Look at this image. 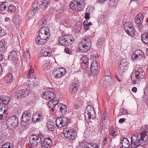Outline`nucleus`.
I'll return each instance as SVG.
<instances>
[{"label":"nucleus","instance_id":"de8ad7c7","mask_svg":"<svg viewBox=\"0 0 148 148\" xmlns=\"http://www.w3.org/2000/svg\"><path fill=\"white\" fill-rule=\"evenodd\" d=\"M105 127V125H104V123L101 122L100 124V129L99 130V131L100 133H101L104 131Z\"/></svg>","mask_w":148,"mask_h":148},{"label":"nucleus","instance_id":"6e6552de","mask_svg":"<svg viewBox=\"0 0 148 148\" xmlns=\"http://www.w3.org/2000/svg\"><path fill=\"white\" fill-rule=\"evenodd\" d=\"M18 119L16 116H12L8 118L6 122L8 127L12 130H14L18 126Z\"/></svg>","mask_w":148,"mask_h":148},{"label":"nucleus","instance_id":"09e8293b","mask_svg":"<svg viewBox=\"0 0 148 148\" xmlns=\"http://www.w3.org/2000/svg\"><path fill=\"white\" fill-rule=\"evenodd\" d=\"M91 114H89L87 112H85L84 113V116L85 117V119L86 121H88V120H90L91 119Z\"/></svg>","mask_w":148,"mask_h":148},{"label":"nucleus","instance_id":"20e7f679","mask_svg":"<svg viewBox=\"0 0 148 148\" xmlns=\"http://www.w3.org/2000/svg\"><path fill=\"white\" fill-rule=\"evenodd\" d=\"M9 102L10 99L8 97H0V119H3V115L7 109V106Z\"/></svg>","mask_w":148,"mask_h":148},{"label":"nucleus","instance_id":"dca6fc26","mask_svg":"<svg viewBox=\"0 0 148 148\" xmlns=\"http://www.w3.org/2000/svg\"><path fill=\"white\" fill-rule=\"evenodd\" d=\"M52 144V140L50 137L46 138L42 141L41 148H50Z\"/></svg>","mask_w":148,"mask_h":148},{"label":"nucleus","instance_id":"0e129e2a","mask_svg":"<svg viewBox=\"0 0 148 148\" xmlns=\"http://www.w3.org/2000/svg\"><path fill=\"white\" fill-rule=\"evenodd\" d=\"M120 112L123 114H125L127 113L126 109L121 108L120 109Z\"/></svg>","mask_w":148,"mask_h":148},{"label":"nucleus","instance_id":"338daca9","mask_svg":"<svg viewBox=\"0 0 148 148\" xmlns=\"http://www.w3.org/2000/svg\"><path fill=\"white\" fill-rule=\"evenodd\" d=\"M89 14L88 13L86 12L85 14V18L86 20H88L90 18Z\"/></svg>","mask_w":148,"mask_h":148},{"label":"nucleus","instance_id":"4be33fe9","mask_svg":"<svg viewBox=\"0 0 148 148\" xmlns=\"http://www.w3.org/2000/svg\"><path fill=\"white\" fill-rule=\"evenodd\" d=\"M50 0H43L40 7L43 10H45L48 6L50 3Z\"/></svg>","mask_w":148,"mask_h":148},{"label":"nucleus","instance_id":"f704fd0d","mask_svg":"<svg viewBox=\"0 0 148 148\" xmlns=\"http://www.w3.org/2000/svg\"><path fill=\"white\" fill-rule=\"evenodd\" d=\"M133 27L132 25L130 23L128 22H126L124 25V28L126 32H128L129 29H130V27Z\"/></svg>","mask_w":148,"mask_h":148},{"label":"nucleus","instance_id":"bf43d9fd","mask_svg":"<svg viewBox=\"0 0 148 148\" xmlns=\"http://www.w3.org/2000/svg\"><path fill=\"white\" fill-rule=\"evenodd\" d=\"M5 47L3 43L2 42H0V51H2L5 50Z\"/></svg>","mask_w":148,"mask_h":148},{"label":"nucleus","instance_id":"680f3d73","mask_svg":"<svg viewBox=\"0 0 148 148\" xmlns=\"http://www.w3.org/2000/svg\"><path fill=\"white\" fill-rule=\"evenodd\" d=\"M82 68L83 69H86L88 66V64L86 63H81Z\"/></svg>","mask_w":148,"mask_h":148},{"label":"nucleus","instance_id":"b1692460","mask_svg":"<svg viewBox=\"0 0 148 148\" xmlns=\"http://www.w3.org/2000/svg\"><path fill=\"white\" fill-rule=\"evenodd\" d=\"M75 29L73 30V31L74 33L78 34L80 32V31L82 29V24L80 23H76L75 25Z\"/></svg>","mask_w":148,"mask_h":148},{"label":"nucleus","instance_id":"72a5a7b5","mask_svg":"<svg viewBox=\"0 0 148 148\" xmlns=\"http://www.w3.org/2000/svg\"><path fill=\"white\" fill-rule=\"evenodd\" d=\"M128 63L125 59H123L120 61L119 66L120 68H122L123 69H125L124 67L127 66Z\"/></svg>","mask_w":148,"mask_h":148},{"label":"nucleus","instance_id":"f3484780","mask_svg":"<svg viewBox=\"0 0 148 148\" xmlns=\"http://www.w3.org/2000/svg\"><path fill=\"white\" fill-rule=\"evenodd\" d=\"M56 95L55 93L51 91H47L42 94L43 98L47 100L53 99L56 97Z\"/></svg>","mask_w":148,"mask_h":148},{"label":"nucleus","instance_id":"6ab92c4d","mask_svg":"<svg viewBox=\"0 0 148 148\" xmlns=\"http://www.w3.org/2000/svg\"><path fill=\"white\" fill-rule=\"evenodd\" d=\"M8 58L10 60H14V61L16 60H17L18 56L16 49H14L12 51L9 52Z\"/></svg>","mask_w":148,"mask_h":148},{"label":"nucleus","instance_id":"49530a36","mask_svg":"<svg viewBox=\"0 0 148 148\" xmlns=\"http://www.w3.org/2000/svg\"><path fill=\"white\" fill-rule=\"evenodd\" d=\"M32 7L33 10L36 11H38L39 9L38 7V2L36 1H34L32 4Z\"/></svg>","mask_w":148,"mask_h":148},{"label":"nucleus","instance_id":"1a4fd4ad","mask_svg":"<svg viewBox=\"0 0 148 148\" xmlns=\"http://www.w3.org/2000/svg\"><path fill=\"white\" fill-rule=\"evenodd\" d=\"M144 17L140 13L138 14L135 18V22L136 23L137 29L139 32L141 33L143 30V27L142 24L143 22Z\"/></svg>","mask_w":148,"mask_h":148},{"label":"nucleus","instance_id":"5fc2aeb1","mask_svg":"<svg viewBox=\"0 0 148 148\" xmlns=\"http://www.w3.org/2000/svg\"><path fill=\"white\" fill-rule=\"evenodd\" d=\"M37 136H38L39 141L40 140H42V138H44L45 137V135L42 133L41 132L39 133L37 135Z\"/></svg>","mask_w":148,"mask_h":148},{"label":"nucleus","instance_id":"7c9ffc66","mask_svg":"<svg viewBox=\"0 0 148 148\" xmlns=\"http://www.w3.org/2000/svg\"><path fill=\"white\" fill-rule=\"evenodd\" d=\"M85 112L90 114H95L94 108L91 106L89 105L86 108Z\"/></svg>","mask_w":148,"mask_h":148},{"label":"nucleus","instance_id":"e433bc0d","mask_svg":"<svg viewBox=\"0 0 148 148\" xmlns=\"http://www.w3.org/2000/svg\"><path fill=\"white\" fill-rule=\"evenodd\" d=\"M47 31V32H49V34H50V29L48 27L46 26L42 27L39 31V32H41L42 33H44L45 34H47L46 32Z\"/></svg>","mask_w":148,"mask_h":148},{"label":"nucleus","instance_id":"9b49d317","mask_svg":"<svg viewBox=\"0 0 148 148\" xmlns=\"http://www.w3.org/2000/svg\"><path fill=\"white\" fill-rule=\"evenodd\" d=\"M29 143L32 146L34 147L40 145L42 142V140H39V138L37 136V134H32L29 136Z\"/></svg>","mask_w":148,"mask_h":148},{"label":"nucleus","instance_id":"58836bf2","mask_svg":"<svg viewBox=\"0 0 148 148\" xmlns=\"http://www.w3.org/2000/svg\"><path fill=\"white\" fill-rule=\"evenodd\" d=\"M23 93L21 91H17L16 92L15 97L18 99H20L24 98L23 96Z\"/></svg>","mask_w":148,"mask_h":148},{"label":"nucleus","instance_id":"e2e57ef3","mask_svg":"<svg viewBox=\"0 0 148 148\" xmlns=\"http://www.w3.org/2000/svg\"><path fill=\"white\" fill-rule=\"evenodd\" d=\"M78 148H86L85 145V142H82L80 143L79 144Z\"/></svg>","mask_w":148,"mask_h":148},{"label":"nucleus","instance_id":"864d4df0","mask_svg":"<svg viewBox=\"0 0 148 148\" xmlns=\"http://www.w3.org/2000/svg\"><path fill=\"white\" fill-rule=\"evenodd\" d=\"M47 23L46 20L45 18H43L42 20L40 21L39 24L41 25H45Z\"/></svg>","mask_w":148,"mask_h":148},{"label":"nucleus","instance_id":"423d86ee","mask_svg":"<svg viewBox=\"0 0 148 148\" xmlns=\"http://www.w3.org/2000/svg\"><path fill=\"white\" fill-rule=\"evenodd\" d=\"M132 57L133 60H136L137 62L142 64L145 59L143 52L140 50H136L132 54Z\"/></svg>","mask_w":148,"mask_h":148},{"label":"nucleus","instance_id":"473e14b6","mask_svg":"<svg viewBox=\"0 0 148 148\" xmlns=\"http://www.w3.org/2000/svg\"><path fill=\"white\" fill-rule=\"evenodd\" d=\"M47 50H48V51H44V49L42 50L41 51L42 53L44 56H49L51 53V51L50 48L48 47L47 48Z\"/></svg>","mask_w":148,"mask_h":148},{"label":"nucleus","instance_id":"f03ea898","mask_svg":"<svg viewBox=\"0 0 148 148\" xmlns=\"http://www.w3.org/2000/svg\"><path fill=\"white\" fill-rule=\"evenodd\" d=\"M78 45V48L81 52L85 53L89 50L91 46L90 38L87 37H83Z\"/></svg>","mask_w":148,"mask_h":148},{"label":"nucleus","instance_id":"a211bd4d","mask_svg":"<svg viewBox=\"0 0 148 148\" xmlns=\"http://www.w3.org/2000/svg\"><path fill=\"white\" fill-rule=\"evenodd\" d=\"M79 83L77 82L72 83L69 89V92L73 94L76 92L79 89Z\"/></svg>","mask_w":148,"mask_h":148},{"label":"nucleus","instance_id":"a18cd8bd","mask_svg":"<svg viewBox=\"0 0 148 148\" xmlns=\"http://www.w3.org/2000/svg\"><path fill=\"white\" fill-rule=\"evenodd\" d=\"M88 58L86 56H83L81 58L80 63H86L88 64Z\"/></svg>","mask_w":148,"mask_h":148},{"label":"nucleus","instance_id":"aec40b11","mask_svg":"<svg viewBox=\"0 0 148 148\" xmlns=\"http://www.w3.org/2000/svg\"><path fill=\"white\" fill-rule=\"evenodd\" d=\"M30 80H28L27 82V84H28V86L29 87L32 86H35L38 85V83L37 81L36 78L33 77L31 78Z\"/></svg>","mask_w":148,"mask_h":148},{"label":"nucleus","instance_id":"0eeeda50","mask_svg":"<svg viewBox=\"0 0 148 148\" xmlns=\"http://www.w3.org/2000/svg\"><path fill=\"white\" fill-rule=\"evenodd\" d=\"M47 34L42 33L39 32V35L36 38L35 40L37 44L42 45L45 43L49 39L50 34H49V32H46Z\"/></svg>","mask_w":148,"mask_h":148},{"label":"nucleus","instance_id":"c03bdc74","mask_svg":"<svg viewBox=\"0 0 148 148\" xmlns=\"http://www.w3.org/2000/svg\"><path fill=\"white\" fill-rule=\"evenodd\" d=\"M129 30L128 32H126V33L129 35L133 37L134 34V30L132 27H130V29H129Z\"/></svg>","mask_w":148,"mask_h":148},{"label":"nucleus","instance_id":"39448f33","mask_svg":"<svg viewBox=\"0 0 148 148\" xmlns=\"http://www.w3.org/2000/svg\"><path fill=\"white\" fill-rule=\"evenodd\" d=\"M84 2V0H74L71 2L69 6L73 10L79 12L83 9Z\"/></svg>","mask_w":148,"mask_h":148},{"label":"nucleus","instance_id":"79ce46f5","mask_svg":"<svg viewBox=\"0 0 148 148\" xmlns=\"http://www.w3.org/2000/svg\"><path fill=\"white\" fill-rule=\"evenodd\" d=\"M37 11H36L32 9V10L28 12V15L30 18H32V17L37 13Z\"/></svg>","mask_w":148,"mask_h":148},{"label":"nucleus","instance_id":"412c9836","mask_svg":"<svg viewBox=\"0 0 148 148\" xmlns=\"http://www.w3.org/2000/svg\"><path fill=\"white\" fill-rule=\"evenodd\" d=\"M42 116V115L39 113H34L32 117V122L36 123L37 122L41 121Z\"/></svg>","mask_w":148,"mask_h":148},{"label":"nucleus","instance_id":"a19ab883","mask_svg":"<svg viewBox=\"0 0 148 148\" xmlns=\"http://www.w3.org/2000/svg\"><path fill=\"white\" fill-rule=\"evenodd\" d=\"M103 79L104 80V84L105 82H108L107 84L105 83L106 86L107 84L108 85V82H110L111 80V77H110L108 75H106L103 77Z\"/></svg>","mask_w":148,"mask_h":148},{"label":"nucleus","instance_id":"bb28decb","mask_svg":"<svg viewBox=\"0 0 148 148\" xmlns=\"http://www.w3.org/2000/svg\"><path fill=\"white\" fill-rule=\"evenodd\" d=\"M122 142V147H124L125 148H126L127 147H128L130 145L129 144L130 143V142L129 140L126 138H123L121 140Z\"/></svg>","mask_w":148,"mask_h":148},{"label":"nucleus","instance_id":"2eb2a0df","mask_svg":"<svg viewBox=\"0 0 148 148\" xmlns=\"http://www.w3.org/2000/svg\"><path fill=\"white\" fill-rule=\"evenodd\" d=\"M68 119L65 117L63 116L57 119L56 120V124L59 127H61L65 126L67 123Z\"/></svg>","mask_w":148,"mask_h":148},{"label":"nucleus","instance_id":"774afa93","mask_svg":"<svg viewBox=\"0 0 148 148\" xmlns=\"http://www.w3.org/2000/svg\"><path fill=\"white\" fill-rule=\"evenodd\" d=\"M109 131L111 135L112 136H114L116 135L114 134L115 133V132L114 130H111Z\"/></svg>","mask_w":148,"mask_h":148},{"label":"nucleus","instance_id":"37998d69","mask_svg":"<svg viewBox=\"0 0 148 148\" xmlns=\"http://www.w3.org/2000/svg\"><path fill=\"white\" fill-rule=\"evenodd\" d=\"M23 56L25 59V60L28 61L30 59V56L29 50L25 51L23 54Z\"/></svg>","mask_w":148,"mask_h":148},{"label":"nucleus","instance_id":"ddd939ff","mask_svg":"<svg viewBox=\"0 0 148 148\" xmlns=\"http://www.w3.org/2000/svg\"><path fill=\"white\" fill-rule=\"evenodd\" d=\"M63 134L69 140H73L75 138V134L73 129H66L63 131Z\"/></svg>","mask_w":148,"mask_h":148},{"label":"nucleus","instance_id":"052dcab7","mask_svg":"<svg viewBox=\"0 0 148 148\" xmlns=\"http://www.w3.org/2000/svg\"><path fill=\"white\" fill-rule=\"evenodd\" d=\"M64 51L66 53H68L69 55L71 54V50H70L69 49L68 47L65 48Z\"/></svg>","mask_w":148,"mask_h":148},{"label":"nucleus","instance_id":"4d7b16f0","mask_svg":"<svg viewBox=\"0 0 148 148\" xmlns=\"http://www.w3.org/2000/svg\"><path fill=\"white\" fill-rule=\"evenodd\" d=\"M14 23L16 25H18L21 23L20 20L18 18H16L15 17H14Z\"/></svg>","mask_w":148,"mask_h":148},{"label":"nucleus","instance_id":"9d476101","mask_svg":"<svg viewBox=\"0 0 148 148\" xmlns=\"http://www.w3.org/2000/svg\"><path fill=\"white\" fill-rule=\"evenodd\" d=\"M90 71H88L87 73L90 76L91 75H96L98 72V63L97 61L93 60L92 64L90 65Z\"/></svg>","mask_w":148,"mask_h":148},{"label":"nucleus","instance_id":"8fccbe9b","mask_svg":"<svg viewBox=\"0 0 148 148\" xmlns=\"http://www.w3.org/2000/svg\"><path fill=\"white\" fill-rule=\"evenodd\" d=\"M104 43V41L103 38H99L97 40V47L101 46Z\"/></svg>","mask_w":148,"mask_h":148},{"label":"nucleus","instance_id":"69168bd1","mask_svg":"<svg viewBox=\"0 0 148 148\" xmlns=\"http://www.w3.org/2000/svg\"><path fill=\"white\" fill-rule=\"evenodd\" d=\"M8 67L7 66V64H4V66L2 67V69L3 70V71H4V72L5 71H6L8 69Z\"/></svg>","mask_w":148,"mask_h":148},{"label":"nucleus","instance_id":"7ed1b4c3","mask_svg":"<svg viewBox=\"0 0 148 148\" xmlns=\"http://www.w3.org/2000/svg\"><path fill=\"white\" fill-rule=\"evenodd\" d=\"M73 36L72 35H62L58 38L59 44L62 45L69 46L74 42Z\"/></svg>","mask_w":148,"mask_h":148},{"label":"nucleus","instance_id":"13d9d810","mask_svg":"<svg viewBox=\"0 0 148 148\" xmlns=\"http://www.w3.org/2000/svg\"><path fill=\"white\" fill-rule=\"evenodd\" d=\"M5 140V136L3 134H0V143H2Z\"/></svg>","mask_w":148,"mask_h":148},{"label":"nucleus","instance_id":"f257e3e1","mask_svg":"<svg viewBox=\"0 0 148 148\" xmlns=\"http://www.w3.org/2000/svg\"><path fill=\"white\" fill-rule=\"evenodd\" d=\"M145 73L143 69L140 67H136L134 69L131 75L132 82L134 84H138L139 80H145Z\"/></svg>","mask_w":148,"mask_h":148},{"label":"nucleus","instance_id":"c9c22d12","mask_svg":"<svg viewBox=\"0 0 148 148\" xmlns=\"http://www.w3.org/2000/svg\"><path fill=\"white\" fill-rule=\"evenodd\" d=\"M85 145L86 148H99L98 145L93 144L88 142H85Z\"/></svg>","mask_w":148,"mask_h":148},{"label":"nucleus","instance_id":"cd10ccee","mask_svg":"<svg viewBox=\"0 0 148 148\" xmlns=\"http://www.w3.org/2000/svg\"><path fill=\"white\" fill-rule=\"evenodd\" d=\"M8 4V3L7 2H0V11H2L6 10Z\"/></svg>","mask_w":148,"mask_h":148},{"label":"nucleus","instance_id":"603ef678","mask_svg":"<svg viewBox=\"0 0 148 148\" xmlns=\"http://www.w3.org/2000/svg\"><path fill=\"white\" fill-rule=\"evenodd\" d=\"M34 70L32 68L29 70L28 71V72L27 74V78L29 79H30L32 78V77H33L31 75L32 74L34 73Z\"/></svg>","mask_w":148,"mask_h":148},{"label":"nucleus","instance_id":"2f4dec72","mask_svg":"<svg viewBox=\"0 0 148 148\" xmlns=\"http://www.w3.org/2000/svg\"><path fill=\"white\" fill-rule=\"evenodd\" d=\"M7 10L5 11H7L9 14H12L16 10V7L12 5H10L8 6Z\"/></svg>","mask_w":148,"mask_h":148},{"label":"nucleus","instance_id":"c85d7f7f","mask_svg":"<svg viewBox=\"0 0 148 148\" xmlns=\"http://www.w3.org/2000/svg\"><path fill=\"white\" fill-rule=\"evenodd\" d=\"M55 123L53 122H49L47 123V127L48 129L50 131H53L55 128Z\"/></svg>","mask_w":148,"mask_h":148},{"label":"nucleus","instance_id":"4c0bfd02","mask_svg":"<svg viewBox=\"0 0 148 148\" xmlns=\"http://www.w3.org/2000/svg\"><path fill=\"white\" fill-rule=\"evenodd\" d=\"M111 139L109 137H105L103 141V146H109L110 144V142L111 141Z\"/></svg>","mask_w":148,"mask_h":148},{"label":"nucleus","instance_id":"4468645a","mask_svg":"<svg viewBox=\"0 0 148 148\" xmlns=\"http://www.w3.org/2000/svg\"><path fill=\"white\" fill-rule=\"evenodd\" d=\"M31 118V115L29 113L27 112H24L22 115L21 124L24 126L28 125Z\"/></svg>","mask_w":148,"mask_h":148},{"label":"nucleus","instance_id":"c756f323","mask_svg":"<svg viewBox=\"0 0 148 148\" xmlns=\"http://www.w3.org/2000/svg\"><path fill=\"white\" fill-rule=\"evenodd\" d=\"M60 106H61L59 108L60 111L61 112L62 114H64L66 112V105H64L63 103H60Z\"/></svg>","mask_w":148,"mask_h":148},{"label":"nucleus","instance_id":"393cba45","mask_svg":"<svg viewBox=\"0 0 148 148\" xmlns=\"http://www.w3.org/2000/svg\"><path fill=\"white\" fill-rule=\"evenodd\" d=\"M12 76L11 73L7 74L3 78V80L5 83L7 84L11 82L12 80Z\"/></svg>","mask_w":148,"mask_h":148},{"label":"nucleus","instance_id":"f8f14e48","mask_svg":"<svg viewBox=\"0 0 148 148\" xmlns=\"http://www.w3.org/2000/svg\"><path fill=\"white\" fill-rule=\"evenodd\" d=\"M66 71L63 68H57L53 72L52 74L54 77L56 79H59L65 75Z\"/></svg>","mask_w":148,"mask_h":148},{"label":"nucleus","instance_id":"6e6d98bb","mask_svg":"<svg viewBox=\"0 0 148 148\" xmlns=\"http://www.w3.org/2000/svg\"><path fill=\"white\" fill-rule=\"evenodd\" d=\"M99 20H100V22H101L102 23H104L105 22V19H106V17H105L103 15H101L100 18H99Z\"/></svg>","mask_w":148,"mask_h":148},{"label":"nucleus","instance_id":"ea45409f","mask_svg":"<svg viewBox=\"0 0 148 148\" xmlns=\"http://www.w3.org/2000/svg\"><path fill=\"white\" fill-rule=\"evenodd\" d=\"M21 91L22 92L23 96L24 98L27 96L30 93V90L27 89H22Z\"/></svg>","mask_w":148,"mask_h":148},{"label":"nucleus","instance_id":"5701e85b","mask_svg":"<svg viewBox=\"0 0 148 148\" xmlns=\"http://www.w3.org/2000/svg\"><path fill=\"white\" fill-rule=\"evenodd\" d=\"M58 102L57 99L55 97L53 99L49 100V102H48V106L49 108H51L52 107H55L58 104Z\"/></svg>","mask_w":148,"mask_h":148},{"label":"nucleus","instance_id":"3c124183","mask_svg":"<svg viewBox=\"0 0 148 148\" xmlns=\"http://www.w3.org/2000/svg\"><path fill=\"white\" fill-rule=\"evenodd\" d=\"M1 148H13L11 146V144L9 143H7L3 145Z\"/></svg>","mask_w":148,"mask_h":148},{"label":"nucleus","instance_id":"a878e982","mask_svg":"<svg viewBox=\"0 0 148 148\" xmlns=\"http://www.w3.org/2000/svg\"><path fill=\"white\" fill-rule=\"evenodd\" d=\"M141 40L145 44L148 45V32L142 34L141 36Z\"/></svg>","mask_w":148,"mask_h":148}]
</instances>
